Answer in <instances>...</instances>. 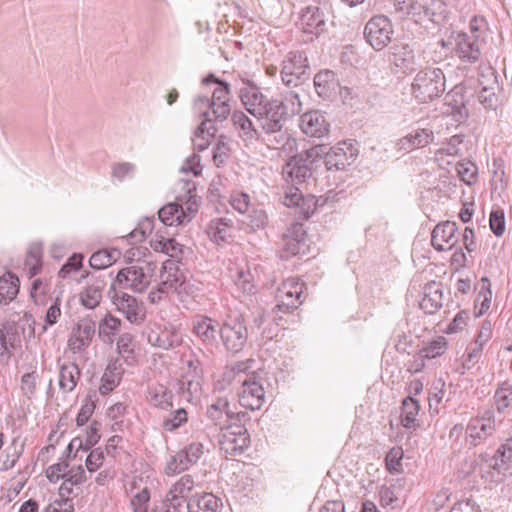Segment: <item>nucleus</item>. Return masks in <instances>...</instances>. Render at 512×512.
Here are the masks:
<instances>
[{"label": "nucleus", "instance_id": "obj_1", "mask_svg": "<svg viewBox=\"0 0 512 512\" xmlns=\"http://www.w3.org/2000/svg\"><path fill=\"white\" fill-rule=\"evenodd\" d=\"M288 116L287 105L280 99H270L261 115L255 116L262 128V140L269 148H285L290 141V134L284 129Z\"/></svg>", "mask_w": 512, "mask_h": 512}, {"label": "nucleus", "instance_id": "obj_2", "mask_svg": "<svg viewBox=\"0 0 512 512\" xmlns=\"http://www.w3.org/2000/svg\"><path fill=\"white\" fill-rule=\"evenodd\" d=\"M324 147L315 145L291 157L282 167V175L286 184L293 183L304 185L306 180L312 176V165L322 159Z\"/></svg>", "mask_w": 512, "mask_h": 512}, {"label": "nucleus", "instance_id": "obj_3", "mask_svg": "<svg viewBox=\"0 0 512 512\" xmlns=\"http://www.w3.org/2000/svg\"><path fill=\"white\" fill-rule=\"evenodd\" d=\"M445 84L446 79L442 69L425 67L415 75L411 84V92L419 102L427 103L444 93Z\"/></svg>", "mask_w": 512, "mask_h": 512}, {"label": "nucleus", "instance_id": "obj_4", "mask_svg": "<svg viewBox=\"0 0 512 512\" xmlns=\"http://www.w3.org/2000/svg\"><path fill=\"white\" fill-rule=\"evenodd\" d=\"M502 419H497L495 410L487 409L475 417L470 418L465 428V441L469 447L485 444L493 438Z\"/></svg>", "mask_w": 512, "mask_h": 512}, {"label": "nucleus", "instance_id": "obj_5", "mask_svg": "<svg viewBox=\"0 0 512 512\" xmlns=\"http://www.w3.org/2000/svg\"><path fill=\"white\" fill-rule=\"evenodd\" d=\"M155 269L156 264L153 262L137 261L119 270L115 282L122 289L142 293L150 285Z\"/></svg>", "mask_w": 512, "mask_h": 512}, {"label": "nucleus", "instance_id": "obj_6", "mask_svg": "<svg viewBox=\"0 0 512 512\" xmlns=\"http://www.w3.org/2000/svg\"><path fill=\"white\" fill-rule=\"evenodd\" d=\"M220 338L227 352L240 353L248 340V328L244 316L240 313L226 315L221 324Z\"/></svg>", "mask_w": 512, "mask_h": 512}, {"label": "nucleus", "instance_id": "obj_7", "mask_svg": "<svg viewBox=\"0 0 512 512\" xmlns=\"http://www.w3.org/2000/svg\"><path fill=\"white\" fill-rule=\"evenodd\" d=\"M281 66L280 76L286 87L296 88L309 79L310 67L304 52H289Z\"/></svg>", "mask_w": 512, "mask_h": 512}, {"label": "nucleus", "instance_id": "obj_8", "mask_svg": "<svg viewBox=\"0 0 512 512\" xmlns=\"http://www.w3.org/2000/svg\"><path fill=\"white\" fill-rule=\"evenodd\" d=\"M240 423L232 422L220 431L219 446L226 456L241 455L249 447L250 435L247 428Z\"/></svg>", "mask_w": 512, "mask_h": 512}, {"label": "nucleus", "instance_id": "obj_9", "mask_svg": "<svg viewBox=\"0 0 512 512\" xmlns=\"http://www.w3.org/2000/svg\"><path fill=\"white\" fill-rule=\"evenodd\" d=\"M310 252V240L303 224H291L282 235L280 257L289 260L294 256H305Z\"/></svg>", "mask_w": 512, "mask_h": 512}, {"label": "nucleus", "instance_id": "obj_10", "mask_svg": "<svg viewBox=\"0 0 512 512\" xmlns=\"http://www.w3.org/2000/svg\"><path fill=\"white\" fill-rule=\"evenodd\" d=\"M217 84L212 97L210 98V106L215 121L222 122L231 114L230 106V86L227 82L218 79L214 74H209L203 79V84Z\"/></svg>", "mask_w": 512, "mask_h": 512}, {"label": "nucleus", "instance_id": "obj_11", "mask_svg": "<svg viewBox=\"0 0 512 512\" xmlns=\"http://www.w3.org/2000/svg\"><path fill=\"white\" fill-rule=\"evenodd\" d=\"M111 293L113 304L131 324L140 325L145 321V307L142 302L137 300L136 297L123 291H117L114 285L111 286L109 291V294Z\"/></svg>", "mask_w": 512, "mask_h": 512}, {"label": "nucleus", "instance_id": "obj_12", "mask_svg": "<svg viewBox=\"0 0 512 512\" xmlns=\"http://www.w3.org/2000/svg\"><path fill=\"white\" fill-rule=\"evenodd\" d=\"M324 147V164L327 170H345L347 166L353 164L358 157V150L350 142L343 141L327 150Z\"/></svg>", "mask_w": 512, "mask_h": 512}, {"label": "nucleus", "instance_id": "obj_13", "mask_svg": "<svg viewBox=\"0 0 512 512\" xmlns=\"http://www.w3.org/2000/svg\"><path fill=\"white\" fill-rule=\"evenodd\" d=\"M206 417L215 426L219 427L221 431L222 428L232 422L245 421L247 414L242 411H233L227 398L217 397L210 405L207 406Z\"/></svg>", "mask_w": 512, "mask_h": 512}, {"label": "nucleus", "instance_id": "obj_14", "mask_svg": "<svg viewBox=\"0 0 512 512\" xmlns=\"http://www.w3.org/2000/svg\"><path fill=\"white\" fill-rule=\"evenodd\" d=\"M204 453V446L200 442H192L173 455L166 465L168 475L178 474L196 464Z\"/></svg>", "mask_w": 512, "mask_h": 512}, {"label": "nucleus", "instance_id": "obj_15", "mask_svg": "<svg viewBox=\"0 0 512 512\" xmlns=\"http://www.w3.org/2000/svg\"><path fill=\"white\" fill-rule=\"evenodd\" d=\"M303 283L296 278L287 279L278 288L276 309L282 313L294 312L302 303Z\"/></svg>", "mask_w": 512, "mask_h": 512}, {"label": "nucleus", "instance_id": "obj_16", "mask_svg": "<svg viewBox=\"0 0 512 512\" xmlns=\"http://www.w3.org/2000/svg\"><path fill=\"white\" fill-rule=\"evenodd\" d=\"M238 382L242 384L238 394L240 405L252 411L259 410L265 402V391L254 373L245 376L244 379H238Z\"/></svg>", "mask_w": 512, "mask_h": 512}, {"label": "nucleus", "instance_id": "obj_17", "mask_svg": "<svg viewBox=\"0 0 512 512\" xmlns=\"http://www.w3.org/2000/svg\"><path fill=\"white\" fill-rule=\"evenodd\" d=\"M484 44L472 39L468 33L459 32L453 36V52L462 62L473 64L479 61Z\"/></svg>", "mask_w": 512, "mask_h": 512}, {"label": "nucleus", "instance_id": "obj_18", "mask_svg": "<svg viewBox=\"0 0 512 512\" xmlns=\"http://www.w3.org/2000/svg\"><path fill=\"white\" fill-rule=\"evenodd\" d=\"M388 62L394 74H407L415 69L414 52L406 43L393 44L389 48Z\"/></svg>", "mask_w": 512, "mask_h": 512}, {"label": "nucleus", "instance_id": "obj_19", "mask_svg": "<svg viewBox=\"0 0 512 512\" xmlns=\"http://www.w3.org/2000/svg\"><path fill=\"white\" fill-rule=\"evenodd\" d=\"M221 325L216 319L206 315H195L192 319V333L203 344L213 346L220 336Z\"/></svg>", "mask_w": 512, "mask_h": 512}, {"label": "nucleus", "instance_id": "obj_20", "mask_svg": "<svg viewBox=\"0 0 512 512\" xmlns=\"http://www.w3.org/2000/svg\"><path fill=\"white\" fill-rule=\"evenodd\" d=\"M458 227L455 222L444 221L438 223L431 233V244L437 251L449 250L458 242L456 232Z\"/></svg>", "mask_w": 512, "mask_h": 512}, {"label": "nucleus", "instance_id": "obj_21", "mask_svg": "<svg viewBox=\"0 0 512 512\" xmlns=\"http://www.w3.org/2000/svg\"><path fill=\"white\" fill-rule=\"evenodd\" d=\"M299 126L304 134L315 138L326 136L330 127L324 114L318 110H311L302 114Z\"/></svg>", "mask_w": 512, "mask_h": 512}, {"label": "nucleus", "instance_id": "obj_22", "mask_svg": "<svg viewBox=\"0 0 512 512\" xmlns=\"http://www.w3.org/2000/svg\"><path fill=\"white\" fill-rule=\"evenodd\" d=\"M88 285L80 293L81 304L87 309H94L99 306L102 300V292L106 287L104 275L87 274Z\"/></svg>", "mask_w": 512, "mask_h": 512}, {"label": "nucleus", "instance_id": "obj_23", "mask_svg": "<svg viewBox=\"0 0 512 512\" xmlns=\"http://www.w3.org/2000/svg\"><path fill=\"white\" fill-rule=\"evenodd\" d=\"M317 95L325 100L333 99L340 88L339 80L334 71L320 70L313 79Z\"/></svg>", "mask_w": 512, "mask_h": 512}, {"label": "nucleus", "instance_id": "obj_24", "mask_svg": "<svg viewBox=\"0 0 512 512\" xmlns=\"http://www.w3.org/2000/svg\"><path fill=\"white\" fill-rule=\"evenodd\" d=\"M300 25L305 33L319 36L326 30V19L323 10L317 6H307L302 10Z\"/></svg>", "mask_w": 512, "mask_h": 512}, {"label": "nucleus", "instance_id": "obj_25", "mask_svg": "<svg viewBox=\"0 0 512 512\" xmlns=\"http://www.w3.org/2000/svg\"><path fill=\"white\" fill-rule=\"evenodd\" d=\"M420 308L426 314H435L443 305L442 283L431 281L423 288V296L420 300Z\"/></svg>", "mask_w": 512, "mask_h": 512}, {"label": "nucleus", "instance_id": "obj_26", "mask_svg": "<svg viewBox=\"0 0 512 512\" xmlns=\"http://www.w3.org/2000/svg\"><path fill=\"white\" fill-rule=\"evenodd\" d=\"M239 97L246 110L254 117L261 115V111L269 100L263 95L260 88L253 84L242 87Z\"/></svg>", "mask_w": 512, "mask_h": 512}, {"label": "nucleus", "instance_id": "obj_27", "mask_svg": "<svg viewBox=\"0 0 512 512\" xmlns=\"http://www.w3.org/2000/svg\"><path fill=\"white\" fill-rule=\"evenodd\" d=\"M95 334V322L90 318H83L78 321L73 329V336L69 340L74 349L82 350L88 347Z\"/></svg>", "mask_w": 512, "mask_h": 512}, {"label": "nucleus", "instance_id": "obj_28", "mask_svg": "<svg viewBox=\"0 0 512 512\" xmlns=\"http://www.w3.org/2000/svg\"><path fill=\"white\" fill-rule=\"evenodd\" d=\"M364 37L375 51L384 49V15H376L367 22Z\"/></svg>", "mask_w": 512, "mask_h": 512}, {"label": "nucleus", "instance_id": "obj_29", "mask_svg": "<svg viewBox=\"0 0 512 512\" xmlns=\"http://www.w3.org/2000/svg\"><path fill=\"white\" fill-rule=\"evenodd\" d=\"M221 506V499L212 493H203L190 497L186 509L188 512H219Z\"/></svg>", "mask_w": 512, "mask_h": 512}, {"label": "nucleus", "instance_id": "obj_30", "mask_svg": "<svg viewBox=\"0 0 512 512\" xmlns=\"http://www.w3.org/2000/svg\"><path fill=\"white\" fill-rule=\"evenodd\" d=\"M485 71L487 72V86L481 88L478 99L485 108L495 109L498 104V96L496 94L498 89L497 76L495 70L490 65L485 67Z\"/></svg>", "mask_w": 512, "mask_h": 512}, {"label": "nucleus", "instance_id": "obj_31", "mask_svg": "<svg viewBox=\"0 0 512 512\" xmlns=\"http://www.w3.org/2000/svg\"><path fill=\"white\" fill-rule=\"evenodd\" d=\"M124 369L118 359L111 360L101 378L99 392L106 395L113 391L120 383Z\"/></svg>", "mask_w": 512, "mask_h": 512}, {"label": "nucleus", "instance_id": "obj_32", "mask_svg": "<svg viewBox=\"0 0 512 512\" xmlns=\"http://www.w3.org/2000/svg\"><path fill=\"white\" fill-rule=\"evenodd\" d=\"M158 220L165 226L183 225L190 221V216L178 203H168L158 211Z\"/></svg>", "mask_w": 512, "mask_h": 512}, {"label": "nucleus", "instance_id": "obj_33", "mask_svg": "<svg viewBox=\"0 0 512 512\" xmlns=\"http://www.w3.org/2000/svg\"><path fill=\"white\" fill-rule=\"evenodd\" d=\"M447 349V340L443 336H438L436 339L426 343L418 353L419 359L415 361V371L422 370L425 366V359H434L441 356Z\"/></svg>", "mask_w": 512, "mask_h": 512}, {"label": "nucleus", "instance_id": "obj_34", "mask_svg": "<svg viewBox=\"0 0 512 512\" xmlns=\"http://www.w3.org/2000/svg\"><path fill=\"white\" fill-rule=\"evenodd\" d=\"M81 371L74 362H67L59 368V388L63 393L72 392L80 379Z\"/></svg>", "mask_w": 512, "mask_h": 512}, {"label": "nucleus", "instance_id": "obj_35", "mask_svg": "<svg viewBox=\"0 0 512 512\" xmlns=\"http://www.w3.org/2000/svg\"><path fill=\"white\" fill-rule=\"evenodd\" d=\"M233 220L226 217L212 219L207 227V233L216 243L226 242L232 237Z\"/></svg>", "mask_w": 512, "mask_h": 512}, {"label": "nucleus", "instance_id": "obj_36", "mask_svg": "<svg viewBox=\"0 0 512 512\" xmlns=\"http://www.w3.org/2000/svg\"><path fill=\"white\" fill-rule=\"evenodd\" d=\"M231 121L238 130L239 136L244 140L260 139L263 137L253 125L250 118L242 111H234L231 114Z\"/></svg>", "mask_w": 512, "mask_h": 512}, {"label": "nucleus", "instance_id": "obj_37", "mask_svg": "<svg viewBox=\"0 0 512 512\" xmlns=\"http://www.w3.org/2000/svg\"><path fill=\"white\" fill-rule=\"evenodd\" d=\"M434 140L432 130L423 128L417 129L400 140L401 149L413 150L427 146Z\"/></svg>", "mask_w": 512, "mask_h": 512}, {"label": "nucleus", "instance_id": "obj_38", "mask_svg": "<svg viewBox=\"0 0 512 512\" xmlns=\"http://www.w3.org/2000/svg\"><path fill=\"white\" fill-rule=\"evenodd\" d=\"M147 398L149 403L156 408L168 410L173 406V394L162 384L151 386Z\"/></svg>", "mask_w": 512, "mask_h": 512}, {"label": "nucleus", "instance_id": "obj_39", "mask_svg": "<svg viewBox=\"0 0 512 512\" xmlns=\"http://www.w3.org/2000/svg\"><path fill=\"white\" fill-rule=\"evenodd\" d=\"M148 342L153 346L168 350L179 344L180 337L175 330H152L148 334Z\"/></svg>", "mask_w": 512, "mask_h": 512}, {"label": "nucleus", "instance_id": "obj_40", "mask_svg": "<svg viewBox=\"0 0 512 512\" xmlns=\"http://www.w3.org/2000/svg\"><path fill=\"white\" fill-rule=\"evenodd\" d=\"M155 239L151 240V247L156 252H163L171 258H178L183 253V246L179 244L174 238H166L160 231L155 235Z\"/></svg>", "mask_w": 512, "mask_h": 512}, {"label": "nucleus", "instance_id": "obj_41", "mask_svg": "<svg viewBox=\"0 0 512 512\" xmlns=\"http://www.w3.org/2000/svg\"><path fill=\"white\" fill-rule=\"evenodd\" d=\"M491 467L498 473L506 475L509 470V463L512 461V439H508L496 451Z\"/></svg>", "mask_w": 512, "mask_h": 512}, {"label": "nucleus", "instance_id": "obj_42", "mask_svg": "<svg viewBox=\"0 0 512 512\" xmlns=\"http://www.w3.org/2000/svg\"><path fill=\"white\" fill-rule=\"evenodd\" d=\"M160 279L170 280L172 284L185 288L186 276L180 268L179 262L176 260H166L160 272Z\"/></svg>", "mask_w": 512, "mask_h": 512}, {"label": "nucleus", "instance_id": "obj_43", "mask_svg": "<svg viewBox=\"0 0 512 512\" xmlns=\"http://www.w3.org/2000/svg\"><path fill=\"white\" fill-rule=\"evenodd\" d=\"M120 255L118 249L98 250L91 255L89 264L93 269L102 270L115 263Z\"/></svg>", "mask_w": 512, "mask_h": 512}, {"label": "nucleus", "instance_id": "obj_44", "mask_svg": "<svg viewBox=\"0 0 512 512\" xmlns=\"http://www.w3.org/2000/svg\"><path fill=\"white\" fill-rule=\"evenodd\" d=\"M420 405L418 401L412 397H406L402 401L401 406V424L406 429L416 427V417L419 413Z\"/></svg>", "mask_w": 512, "mask_h": 512}, {"label": "nucleus", "instance_id": "obj_45", "mask_svg": "<svg viewBox=\"0 0 512 512\" xmlns=\"http://www.w3.org/2000/svg\"><path fill=\"white\" fill-rule=\"evenodd\" d=\"M19 291V279L11 273L0 277V304H9Z\"/></svg>", "mask_w": 512, "mask_h": 512}, {"label": "nucleus", "instance_id": "obj_46", "mask_svg": "<svg viewBox=\"0 0 512 512\" xmlns=\"http://www.w3.org/2000/svg\"><path fill=\"white\" fill-rule=\"evenodd\" d=\"M24 450V444L18 443V439H13L11 445L7 447L0 456V471H8L12 469Z\"/></svg>", "mask_w": 512, "mask_h": 512}, {"label": "nucleus", "instance_id": "obj_47", "mask_svg": "<svg viewBox=\"0 0 512 512\" xmlns=\"http://www.w3.org/2000/svg\"><path fill=\"white\" fill-rule=\"evenodd\" d=\"M199 376L186 374L178 381V392L188 401L198 397L201 391Z\"/></svg>", "mask_w": 512, "mask_h": 512}, {"label": "nucleus", "instance_id": "obj_48", "mask_svg": "<svg viewBox=\"0 0 512 512\" xmlns=\"http://www.w3.org/2000/svg\"><path fill=\"white\" fill-rule=\"evenodd\" d=\"M121 320L111 314H107L99 323V337L104 343L112 344L114 335L120 330Z\"/></svg>", "mask_w": 512, "mask_h": 512}, {"label": "nucleus", "instance_id": "obj_49", "mask_svg": "<svg viewBox=\"0 0 512 512\" xmlns=\"http://www.w3.org/2000/svg\"><path fill=\"white\" fill-rule=\"evenodd\" d=\"M99 428L100 423L93 421L86 432L85 443L83 444L82 440L75 438L68 444L67 450L70 452L74 445L78 443L79 448H82L84 451H88L90 448L96 445L101 438L99 434Z\"/></svg>", "mask_w": 512, "mask_h": 512}, {"label": "nucleus", "instance_id": "obj_50", "mask_svg": "<svg viewBox=\"0 0 512 512\" xmlns=\"http://www.w3.org/2000/svg\"><path fill=\"white\" fill-rule=\"evenodd\" d=\"M42 247L39 244H33L30 246L26 258H25V269L28 271L30 277H34L39 273L42 267Z\"/></svg>", "mask_w": 512, "mask_h": 512}, {"label": "nucleus", "instance_id": "obj_51", "mask_svg": "<svg viewBox=\"0 0 512 512\" xmlns=\"http://www.w3.org/2000/svg\"><path fill=\"white\" fill-rule=\"evenodd\" d=\"M489 25L484 16L474 15L469 21V36L485 44L488 36Z\"/></svg>", "mask_w": 512, "mask_h": 512}, {"label": "nucleus", "instance_id": "obj_52", "mask_svg": "<svg viewBox=\"0 0 512 512\" xmlns=\"http://www.w3.org/2000/svg\"><path fill=\"white\" fill-rule=\"evenodd\" d=\"M155 224V218L154 217H145L142 219L138 226L132 230L128 235V241L130 244H135L142 242L146 239L148 235L151 234V232L154 229Z\"/></svg>", "mask_w": 512, "mask_h": 512}, {"label": "nucleus", "instance_id": "obj_53", "mask_svg": "<svg viewBox=\"0 0 512 512\" xmlns=\"http://www.w3.org/2000/svg\"><path fill=\"white\" fill-rule=\"evenodd\" d=\"M188 500L172 491H168L160 506H156L154 512H182L184 503Z\"/></svg>", "mask_w": 512, "mask_h": 512}, {"label": "nucleus", "instance_id": "obj_54", "mask_svg": "<svg viewBox=\"0 0 512 512\" xmlns=\"http://www.w3.org/2000/svg\"><path fill=\"white\" fill-rule=\"evenodd\" d=\"M96 401L97 395L95 392L85 397L76 417L77 426L81 427L88 422L96 408Z\"/></svg>", "mask_w": 512, "mask_h": 512}, {"label": "nucleus", "instance_id": "obj_55", "mask_svg": "<svg viewBox=\"0 0 512 512\" xmlns=\"http://www.w3.org/2000/svg\"><path fill=\"white\" fill-rule=\"evenodd\" d=\"M188 421V413L184 408H179L170 416L164 418L162 427L165 431L173 432Z\"/></svg>", "mask_w": 512, "mask_h": 512}, {"label": "nucleus", "instance_id": "obj_56", "mask_svg": "<svg viewBox=\"0 0 512 512\" xmlns=\"http://www.w3.org/2000/svg\"><path fill=\"white\" fill-rule=\"evenodd\" d=\"M301 185L289 183L284 187V195L282 203L287 207H297L303 200V192L300 188Z\"/></svg>", "mask_w": 512, "mask_h": 512}, {"label": "nucleus", "instance_id": "obj_57", "mask_svg": "<svg viewBox=\"0 0 512 512\" xmlns=\"http://www.w3.org/2000/svg\"><path fill=\"white\" fill-rule=\"evenodd\" d=\"M325 203L322 198H316L313 195H307L303 197V200L301 201L300 205L297 206L299 209V214L305 218L309 219L317 210L319 206H323Z\"/></svg>", "mask_w": 512, "mask_h": 512}, {"label": "nucleus", "instance_id": "obj_58", "mask_svg": "<svg viewBox=\"0 0 512 512\" xmlns=\"http://www.w3.org/2000/svg\"><path fill=\"white\" fill-rule=\"evenodd\" d=\"M401 326H407L406 322L399 324L398 329L394 331L392 340L394 341V346L398 352L404 353L407 352V349L411 346L413 342V336L410 332L406 333Z\"/></svg>", "mask_w": 512, "mask_h": 512}, {"label": "nucleus", "instance_id": "obj_59", "mask_svg": "<svg viewBox=\"0 0 512 512\" xmlns=\"http://www.w3.org/2000/svg\"><path fill=\"white\" fill-rule=\"evenodd\" d=\"M403 449L393 447L386 453V470L391 473H400L402 471Z\"/></svg>", "mask_w": 512, "mask_h": 512}, {"label": "nucleus", "instance_id": "obj_60", "mask_svg": "<svg viewBox=\"0 0 512 512\" xmlns=\"http://www.w3.org/2000/svg\"><path fill=\"white\" fill-rule=\"evenodd\" d=\"M393 7L400 17L416 15L422 8L417 0H393Z\"/></svg>", "mask_w": 512, "mask_h": 512}, {"label": "nucleus", "instance_id": "obj_61", "mask_svg": "<svg viewBox=\"0 0 512 512\" xmlns=\"http://www.w3.org/2000/svg\"><path fill=\"white\" fill-rule=\"evenodd\" d=\"M111 175L118 181H124L126 178L133 177L136 166L130 162L114 163L111 167Z\"/></svg>", "mask_w": 512, "mask_h": 512}, {"label": "nucleus", "instance_id": "obj_62", "mask_svg": "<svg viewBox=\"0 0 512 512\" xmlns=\"http://www.w3.org/2000/svg\"><path fill=\"white\" fill-rule=\"evenodd\" d=\"M464 135L463 134H456L449 138L447 143L441 147L437 153L438 154H445L449 156H456L460 154L461 151V145L464 141Z\"/></svg>", "mask_w": 512, "mask_h": 512}, {"label": "nucleus", "instance_id": "obj_63", "mask_svg": "<svg viewBox=\"0 0 512 512\" xmlns=\"http://www.w3.org/2000/svg\"><path fill=\"white\" fill-rule=\"evenodd\" d=\"M230 148L225 142V137L221 136L213 148V160L216 166L224 165L229 157Z\"/></svg>", "mask_w": 512, "mask_h": 512}, {"label": "nucleus", "instance_id": "obj_64", "mask_svg": "<svg viewBox=\"0 0 512 512\" xmlns=\"http://www.w3.org/2000/svg\"><path fill=\"white\" fill-rule=\"evenodd\" d=\"M150 493L147 487L134 494L131 498V507L133 512H147Z\"/></svg>", "mask_w": 512, "mask_h": 512}]
</instances>
